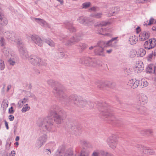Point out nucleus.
I'll list each match as a JSON object with an SVG mask.
<instances>
[{
	"label": "nucleus",
	"instance_id": "f03ea898",
	"mask_svg": "<svg viewBox=\"0 0 156 156\" xmlns=\"http://www.w3.org/2000/svg\"><path fill=\"white\" fill-rule=\"evenodd\" d=\"M97 106L99 110L101 112V115L103 116V119L107 118L108 120L114 121V122L118 124L119 126L122 124L121 119L116 118L110 112V107L108 106L107 103L100 102L98 103Z\"/></svg>",
	"mask_w": 156,
	"mask_h": 156
},
{
	"label": "nucleus",
	"instance_id": "774afa93",
	"mask_svg": "<svg viewBox=\"0 0 156 156\" xmlns=\"http://www.w3.org/2000/svg\"><path fill=\"white\" fill-rule=\"evenodd\" d=\"M152 133V131L150 129H148L147 130V133Z\"/></svg>",
	"mask_w": 156,
	"mask_h": 156
},
{
	"label": "nucleus",
	"instance_id": "c03bdc74",
	"mask_svg": "<svg viewBox=\"0 0 156 156\" xmlns=\"http://www.w3.org/2000/svg\"><path fill=\"white\" fill-rule=\"evenodd\" d=\"M120 10L119 8V7L116 6L114 8V11L112 13H111L112 15H114V14H117Z\"/></svg>",
	"mask_w": 156,
	"mask_h": 156
},
{
	"label": "nucleus",
	"instance_id": "4be33fe9",
	"mask_svg": "<svg viewBox=\"0 0 156 156\" xmlns=\"http://www.w3.org/2000/svg\"><path fill=\"white\" fill-rule=\"evenodd\" d=\"M73 155V151L71 148L67 150L64 153L62 152H57L55 156H72Z\"/></svg>",
	"mask_w": 156,
	"mask_h": 156
},
{
	"label": "nucleus",
	"instance_id": "052dcab7",
	"mask_svg": "<svg viewBox=\"0 0 156 156\" xmlns=\"http://www.w3.org/2000/svg\"><path fill=\"white\" fill-rule=\"evenodd\" d=\"M136 33L138 34L140 31V27H138L136 29Z\"/></svg>",
	"mask_w": 156,
	"mask_h": 156
},
{
	"label": "nucleus",
	"instance_id": "6ab92c4d",
	"mask_svg": "<svg viewBox=\"0 0 156 156\" xmlns=\"http://www.w3.org/2000/svg\"><path fill=\"white\" fill-rule=\"evenodd\" d=\"M150 36V33L147 31L142 32L139 36V39L140 41H144L148 39Z\"/></svg>",
	"mask_w": 156,
	"mask_h": 156
},
{
	"label": "nucleus",
	"instance_id": "9d476101",
	"mask_svg": "<svg viewBox=\"0 0 156 156\" xmlns=\"http://www.w3.org/2000/svg\"><path fill=\"white\" fill-rule=\"evenodd\" d=\"M81 39V35L77 34L68 40L66 43L65 45L67 46H70L80 41Z\"/></svg>",
	"mask_w": 156,
	"mask_h": 156
},
{
	"label": "nucleus",
	"instance_id": "bf43d9fd",
	"mask_svg": "<svg viewBox=\"0 0 156 156\" xmlns=\"http://www.w3.org/2000/svg\"><path fill=\"white\" fill-rule=\"evenodd\" d=\"M83 8H88V3H83L82 4Z\"/></svg>",
	"mask_w": 156,
	"mask_h": 156
},
{
	"label": "nucleus",
	"instance_id": "dca6fc26",
	"mask_svg": "<svg viewBox=\"0 0 156 156\" xmlns=\"http://www.w3.org/2000/svg\"><path fill=\"white\" fill-rule=\"evenodd\" d=\"M2 51L6 57L9 58L11 57H15V55L14 52L10 49L4 47L2 49Z\"/></svg>",
	"mask_w": 156,
	"mask_h": 156
},
{
	"label": "nucleus",
	"instance_id": "f3484780",
	"mask_svg": "<svg viewBox=\"0 0 156 156\" xmlns=\"http://www.w3.org/2000/svg\"><path fill=\"white\" fill-rule=\"evenodd\" d=\"M31 40L38 46L41 47L42 45V41L41 38L36 35H32L31 36Z\"/></svg>",
	"mask_w": 156,
	"mask_h": 156
},
{
	"label": "nucleus",
	"instance_id": "f8f14e48",
	"mask_svg": "<svg viewBox=\"0 0 156 156\" xmlns=\"http://www.w3.org/2000/svg\"><path fill=\"white\" fill-rule=\"evenodd\" d=\"M107 143L109 146L113 149H115L116 146L117 140L115 136H110L107 140Z\"/></svg>",
	"mask_w": 156,
	"mask_h": 156
},
{
	"label": "nucleus",
	"instance_id": "09e8293b",
	"mask_svg": "<svg viewBox=\"0 0 156 156\" xmlns=\"http://www.w3.org/2000/svg\"><path fill=\"white\" fill-rule=\"evenodd\" d=\"M5 40L3 37H2L0 39V44L2 46H3L5 44Z\"/></svg>",
	"mask_w": 156,
	"mask_h": 156
},
{
	"label": "nucleus",
	"instance_id": "a878e982",
	"mask_svg": "<svg viewBox=\"0 0 156 156\" xmlns=\"http://www.w3.org/2000/svg\"><path fill=\"white\" fill-rule=\"evenodd\" d=\"M94 51L95 54L96 55L102 56H105L104 49L102 48L96 46Z\"/></svg>",
	"mask_w": 156,
	"mask_h": 156
},
{
	"label": "nucleus",
	"instance_id": "1a4fd4ad",
	"mask_svg": "<svg viewBox=\"0 0 156 156\" xmlns=\"http://www.w3.org/2000/svg\"><path fill=\"white\" fill-rule=\"evenodd\" d=\"M95 84L98 88L101 89H103L105 87L112 88L115 86V84L114 83L108 82L104 83L99 80L96 81Z\"/></svg>",
	"mask_w": 156,
	"mask_h": 156
},
{
	"label": "nucleus",
	"instance_id": "c756f323",
	"mask_svg": "<svg viewBox=\"0 0 156 156\" xmlns=\"http://www.w3.org/2000/svg\"><path fill=\"white\" fill-rule=\"evenodd\" d=\"M156 70V67L152 65H149L146 69V72L147 73H155Z\"/></svg>",
	"mask_w": 156,
	"mask_h": 156
},
{
	"label": "nucleus",
	"instance_id": "3c124183",
	"mask_svg": "<svg viewBox=\"0 0 156 156\" xmlns=\"http://www.w3.org/2000/svg\"><path fill=\"white\" fill-rule=\"evenodd\" d=\"M51 150L50 149H45L44 150V152L48 155H50L51 154Z\"/></svg>",
	"mask_w": 156,
	"mask_h": 156
},
{
	"label": "nucleus",
	"instance_id": "473e14b6",
	"mask_svg": "<svg viewBox=\"0 0 156 156\" xmlns=\"http://www.w3.org/2000/svg\"><path fill=\"white\" fill-rule=\"evenodd\" d=\"M80 62L86 66H87L88 61L87 58H81L80 60Z\"/></svg>",
	"mask_w": 156,
	"mask_h": 156
},
{
	"label": "nucleus",
	"instance_id": "c9c22d12",
	"mask_svg": "<svg viewBox=\"0 0 156 156\" xmlns=\"http://www.w3.org/2000/svg\"><path fill=\"white\" fill-rule=\"evenodd\" d=\"M77 20L81 24H84L86 20V18L82 16L78 17Z\"/></svg>",
	"mask_w": 156,
	"mask_h": 156
},
{
	"label": "nucleus",
	"instance_id": "b1692460",
	"mask_svg": "<svg viewBox=\"0 0 156 156\" xmlns=\"http://www.w3.org/2000/svg\"><path fill=\"white\" fill-rule=\"evenodd\" d=\"M140 83V81L138 80H136L135 79H132L129 80L128 83V85L131 87H133V89L136 88L138 86H140L139 84Z\"/></svg>",
	"mask_w": 156,
	"mask_h": 156
},
{
	"label": "nucleus",
	"instance_id": "412c9836",
	"mask_svg": "<svg viewBox=\"0 0 156 156\" xmlns=\"http://www.w3.org/2000/svg\"><path fill=\"white\" fill-rule=\"evenodd\" d=\"M8 23V20L4 14L3 11L0 7V24L5 26Z\"/></svg>",
	"mask_w": 156,
	"mask_h": 156
},
{
	"label": "nucleus",
	"instance_id": "f704fd0d",
	"mask_svg": "<svg viewBox=\"0 0 156 156\" xmlns=\"http://www.w3.org/2000/svg\"><path fill=\"white\" fill-rule=\"evenodd\" d=\"M16 57L15 55V57H11L8 60V62L9 64L12 66H14L15 64V62L13 60L14 58Z\"/></svg>",
	"mask_w": 156,
	"mask_h": 156
},
{
	"label": "nucleus",
	"instance_id": "864d4df0",
	"mask_svg": "<svg viewBox=\"0 0 156 156\" xmlns=\"http://www.w3.org/2000/svg\"><path fill=\"white\" fill-rule=\"evenodd\" d=\"M108 24V23L106 22H102L100 23V26H101V27L105 26L107 25Z\"/></svg>",
	"mask_w": 156,
	"mask_h": 156
},
{
	"label": "nucleus",
	"instance_id": "bb28decb",
	"mask_svg": "<svg viewBox=\"0 0 156 156\" xmlns=\"http://www.w3.org/2000/svg\"><path fill=\"white\" fill-rule=\"evenodd\" d=\"M65 27L71 32L76 31V28L73 26V23L71 22H66L64 23Z\"/></svg>",
	"mask_w": 156,
	"mask_h": 156
},
{
	"label": "nucleus",
	"instance_id": "aec40b11",
	"mask_svg": "<svg viewBox=\"0 0 156 156\" xmlns=\"http://www.w3.org/2000/svg\"><path fill=\"white\" fill-rule=\"evenodd\" d=\"M63 48L58 47V52L55 54V57L57 59H62L63 58L65 55L63 51Z\"/></svg>",
	"mask_w": 156,
	"mask_h": 156
},
{
	"label": "nucleus",
	"instance_id": "de8ad7c7",
	"mask_svg": "<svg viewBox=\"0 0 156 156\" xmlns=\"http://www.w3.org/2000/svg\"><path fill=\"white\" fill-rule=\"evenodd\" d=\"M67 37V36L66 35H64L63 34H61L59 36L58 38L60 41H62L63 40L66 39Z\"/></svg>",
	"mask_w": 156,
	"mask_h": 156
},
{
	"label": "nucleus",
	"instance_id": "cd10ccee",
	"mask_svg": "<svg viewBox=\"0 0 156 156\" xmlns=\"http://www.w3.org/2000/svg\"><path fill=\"white\" fill-rule=\"evenodd\" d=\"M34 20L41 26H48V24L44 20L40 18H34Z\"/></svg>",
	"mask_w": 156,
	"mask_h": 156
},
{
	"label": "nucleus",
	"instance_id": "0e129e2a",
	"mask_svg": "<svg viewBox=\"0 0 156 156\" xmlns=\"http://www.w3.org/2000/svg\"><path fill=\"white\" fill-rule=\"evenodd\" d=\"M4 122H5V126H6V129H9V126H8V123L7 122V121L6 120H5L4 121Z\"/></svg>",
	"mask_w": 156,
	"mask_h": 156
},
{
	"label": "nucleus",
	"instance_id": "a18cd8bd",
	"mask_svg": "<svg viewBox=\"0 0 156 156\" xmlns=\"http://www.w3.org/2000/svg\"><path fill=\"white\" fill-rule=\"evenodd\" d=\"M124 71L125 74L127 75H129L131 72L130 69L129 68H125Z\"/></svg>",
	"mask_w": 156,
	"mask_h": 156
},
{
	"label": "nucleus",
	"instance_id": "7c9ffc66",
	"mask_svg": "<svg viewBox=\"0 0 156 156\" xmlns=\"http://www.w3.org/2000/svg\"><path fill=\"white\" fill-rule=\"evenodd\" d=\"M138 41V37L134 35V36L130 37L129 41L131 45H133L136 44Z\"/></svg>",
	"mask_w": 156,
	"mask_h": 156
},
{
	"label": "nucleus",
	"instance_id": "49530a36",
	"mask_svg": "<svg viewBox=\"0 0 156 156\" xmlns=\"http://www.w3.org/2000/svg\"><path fill=\"white\" fill-rule=\"evenodd\" d=\"M153 55L154 56L156 55V53H154V51H152V52L149 55L148 57H149V59H148V61L150 60L149 59L152 58Z\"/></svg>",
	"mask_w": 156,
	"mask_h": 156
},
{
	"label": "nucleus",
	"instance_id": "2f4dec72",
	"mask_svg": "<svg viewBox=\"0 0 156 156\" xmlns=\"http://www.w3.org/2000/svg\"><path fill=\"white\" fill-rule=\"evenodd\" d=\"M140 81L141 84L140 85L141 87L143 88L144 87H146L148 86V83L145 80H141Z\"/></svg>",
	"mask_w": 156,
	"mask_h": 156
},
{
	"label": "nucleus",
	"instance_id": "8fccbe9b",
	"mask_svg": "<svg viewBox=\"0 0 156 156\" xmlns=\"http://www.w3.org/2000/svg\"><path fill=\"white\" fill-rule=\"evenodd\" d=\"M154 20L153 18H151L149 20V23H148V25H151V24H153V23L154 22Z\"/></svg>",
	"mask_w": 156,
	"mask_h": 156
},
{
	"label": "nucleus",
	"instance_id": "a211bd4d",
	"mask_svg": "<svg viewBox=\"0 0 156 156\" xmlns=\"http://www.w3.org/2000/svg\"><path fill=\"white\" fill-rule=\"evenodd\" d=\"M70 131L72 134L76 136L80 135L82 132L81 128L76 126H72L70 129Z\"/></svg>",
	"mask_w": 156,
	"mask_h": 156
},
{
	"label": "nucleus",
	"instance_id": "4d7b16f0",
	"mask_svg": "<svg viewBox=\"0 0 156 156\" xmlns=\"http://www.w3.org/2000/svg\"><path fill=\"white\" fill-rule=\"evenodd\" d=\"M88 105H89V107L90 108H92L94 105V104L93 102L89 101V104L88 103Z\"/></svg>",
	"mask_w": 156,
	"mask_h": 156
},
{
	"label": "nucleus",
	"instance_id": "39448f33",
	"mask_svg": "<svg viewBox=\"0 0 156 156\" xmlns=\"http://www.w3.org/2000/svg\"><path fill=\"white\" fill-rule=\"evenodd\" d=\"M28 60L33 65L40 66H46L47 63L44 62L39 57L34 55H32L29 57Z\"/></svg>",
	"mask_w": 156,
	"mask_h": 156
},
{
	"label": "nucleus",
	"instance_id": "9b49d317",
	"mask_svg": "<svg viewBox=\"0 0 156 156\" xmlns=\"http://www.w3.org/2000/svg\"><path fill=\"white\" fill-rule=\"evenodd\" d=\"M91 156H114L113 155L108 151L101 150L94 151Z\"/></svg>",
	"mask_w": 156,
	"mask_h": 156
},
{
	"label": "nucleus",
	"instance_id": "338daca9",
	"mask_svg": "<svg viewBox=\"0 0 156 156\" xmlns=\"http://www.w3.org/2000/svg\"><path fill=\"white\" fill-rule=\"evenodd\" d=\"M11 85H8L7 87V91L8 92V91L10 90V89H11Z\"/></svg>",
	"mask_w": 156,
	"mask_h": 156
},
{
	"label": "nucleus",
	"instance_id": "2eb2a0df",
	"mask_svg": "<svg viewBox=\"0 0 156 156\" xmlns=\"http://www.w3.org/2000/svg\"><path fill=\"white\" fill-rule=\"evenodd\" d=\"M136 147L139 148V150H142L143 153L144 154L150 155L153 154L154 153L153 150L150 149L149 147H145L140 145H137Z\"/></svg>",
	"mask_w": 156,
	"mask_h": 156
},
{
	"label": "nucleus",
	"instance_id": "e433bc0d",
	"mask_svg": "<svg viewBox=\"0 0 156 156\" xmlns=\"http://www.w3.org/2000/svg\"><path fill=\"white\" fill-rule=\"evenodd\" d=\"M86 45L84 44H80L78 45V48L80 51H82L86 48Z\"/></svg>",
	"mask_w": 156,
	"mask_h": 156
},
{
	"label": "nucleus",
	"instance_id": "69168bd1",
	"mask_svg": "<svg viewBox=\"0 0 156 156\" xmlns=\"http://www.w3.org/2000/svg\"><path fill=\"white\" fill-rule=\"evenodd\" d=\"M11 144V142H9L8 141H7L6 144V147H9Z\"/></svg>",
	"mask_w": 156,
	"mask_h": 156
},
{
	"label": "nucleus",
	"instance_id": "680f3d73",
	"mask_svg": "<svg viewBox=\"0 0 156 156\" xmlns=\"http://www.w3.org/2000/svg\"><path fill=\"white\" fill-rule=\"evenodd\" d=\"M15 152L14 151H11V154L10 155V156H15Z\"/></svg>",
	"mask_w": 156,
	"mask_h": 156
},
{
	"label": "nucleus",
	"instance_id": "0eeeda50",
	"mask_svg": "<svg viewBox=\"0 0 156 156\" xmlns=\"http://www.w3.org/2000/svg\"><path fill=\"white\" fill-rule=\"evenodd\" d=\"M144 47L145 49L148 50L153 49L154 53H156V39L155 38L149 39L148 41L144 42Z\"/></svg>",
	"mask_w": 156,
	"mask_h": 156
},
{
	"label": "nucleus",
	"instance_id": "393cba45",
	"mask_svg": "<svg viewBox=\"0 0 156 156\" xmlns=\"http://www.w3.org/2000/svg\"><path fill=\"white\" fill-rule=\"evenodd\" d=\"M135 71L137 73L141 72L144 69V66L141 61H138L136 62L135 66Z\"/></svg>",
	"mask_w": 156,
	"mask_h": 156
},
{
	"label": "nucleus",
	"instance_id": "603ef678",
	"mask_svg": "<svg viewBox=\"0 0 156 156\" xmlns=\"http://www.w3.org/2000/svg\"><path fill=\"white\" fill-rule=\"evenodd\" d=\"M97 8V7L93 6L88 9V11H95L96 10Z\"/></svg>",
	"mask_w": 156,
	"mask_h": 156
},
{
	"label": "nucleus",
	"instance_id": "e2e57ef3",
	"mask_svg": "<svg viewBox=\"0 0 156 156\" xmlns=\"http://www.w3.org/2000/svg\"><path fill=\"white\" fill-rule=\"evenodd\" d=\"M147 0H138L137 2L138 3H144V1H147Z\"/></svg>",
	"mask_w": 156,
	"mask_h": 156
},
{
	"label": "nucleus",
	"instance_id": "13d9d810",
	"mask_svg": "<svg viewBox=\"0 0 156 156\" xmlns=\"http://www.w3.org/2000/svg\"><path fill=\"white\" fill-rule=\"evenodd\" d=\"M14 116L12 115H10L9 116V120L11 121H12L14 119Z\"/></svg>",
	"mask_w": 156,
	"mask_h": 156
},
{
	"label": "nucleus",
	"instance_id": "4c0bfd02",
	"mask_svg": "<svg viewBox=\"0 0 156 156\" xmlns=\"http://www.w3.org/2000/svg\"><path fill=\"white\" fill-rule=\"evenodd\" d=\"M102 14L101 13H97L95 14H91L90 16L96 18H100L101 17Z\"/></svg>",
	"mask_w": 156,
	"mask_h": 156
},
{
	"label": "nucleus",
	"instance_id": "37998d69",
	"mask_svg": "<svg viewBox=\"0 0 156 156\" xmlns=\"http://www.w3.org/2000/svg\"><path fill=\"white\" fill-rule=\"evenodd\" d=\"M5 67L4 61L0 59V69L1 70H3Z\"/></svg>",
	"mask_w": 156,
	"mask_h": 156
},
{
	"label": "nucleus",
	"instance_id": "58836bf2",
	"mask_svg": "<svg viewBox=\"0 0 156 156\" xmlns=\"http://www.w3.org/2000/svg\"><path fill=\"white\" fill-rule=\"evenodd\" d=\"M88 153L87 151H86L85 150H83L81 152V153L79 154H76L75 156H87Z\"/></svg>",
	"mask_w": 156,
	"mask_h": 156
},
{
	"label": "nucleus",
	"instance_id": "72a5a7b5",
	"mask_svg": "<svg viewBox=\"0 0 156 156\" xmlns=\"http://www.w3.org/2000/svg\"><path fill=\"white\" fill-rule=\"evenodd\" d=\"M106 29L105 28L101 27L98 30V33L99 34L102 35H105V36H108L109 34H104V33L106 31Z\"/></svg>",
	"mask_w": 156,
	"mask_h": 156
},
{
	"label": "nucleus",
	"instance_id": "423d86ee",
	"mask_svg": "<svg viewBox=\"0 0 156 156\" xmlns=\"http://www.w3.org/2000/svg\"><path fill=\"white\" fill-rule=\"evenodd\" d=\"M4 35L9 41H14L17 44H20L22 43L21 40L17 38V35L14 32L7 31L5 33Z\"/></svg>",
	"mask_w": 156,
	"mask_h": 156
},
{
	"label": "nucleus",
	"instance_id": "4468645a",
	"mask_svg": "<svg viewBox=\"0 0 156 156\" xmlns=\"http://www.w3.org/2000/svg\"><path fill=\"white\" fill-rule=\"evenodd\" d=\"M47 140V137L45 134L41 136L38 138V141L36 144V147L38 148L41 147L46 142Z\"/></svg>",
	"mask_w": 156,
	"mask_h": 156
},
{
	"label": "nucleus",
	"instance_id": "c85d7f7f",
	"mask_svg": "<svg viewBox=\"0 0 156 156\" xmlns=\"http://www.w3.org/2000/svg\"><path fill=\"white\" fill-rule=\"evenodd\" d=\"M148 101V98L146 95H142L140 98L139 100L138 103L141 105H144L147 103Z\"/></svg>",
	"mask_w": 156,
	"mask_h": 156
},
{
	"label": "nucleus",
	"instance_id": "6e6d98bb",
	"mask_svg": "<svg viewBox=\"0 0 156 156\" xmlns=\"http://www.w3.org/2000/svg\"><path fill=\"white\" fill-rule=\"evenodd\" d=\"M9 113L10 114L13 113L14 112L12 107H11L9 110Z\"/></svg>",
	"mask_w": 156,
	"mask_h": 156
},
{
	"label": "nucleus",
	"instance_id": "79ce46f5",
	"mask_svg": "<svg viewBox=\"0 0 156 156\" xmlns=\"http://www.w3.org/2000/svg\"><path fill=\"white\" fill-rule=\"evenodd\" d=\"M140 55V57H143L146 54V51L143 48H140L139 50Z\"/></svg>",
	"mask_w": 156,
	"mask_h": 156
},
{
	"label": "nucleus",
	"instance_id": "a19ab883",
	"mask_svg": "<svg viewBox=\"0 0 156 156\" xmlns=\"http://www.w3.org/2000/svg\"><path fill=\"white\" fill-rule=\"evenodd\" d=\"M30 108L28 106L27 104L25 105L22 109V111L23 112H25L26 111H28L30 109Z\"/></svg>",
	"mask_w": 156,
	"mask_h": 156
},
{
	"label": "nucleus",
	"instance_id": "ea45409f",
	"mask_svg": "<svg viewBox=\"0 0 156 156\" xmlns=\"http://www.w3.org/2000/svg\"><path fill=\"white\" fill-rule=\"evenodd\" d=\"M45 42L51 46L54 47L55 45V43L51 39L46 40Z\"/></svg>",
	"mask_w": 156,
	"mask_h": 156
},
{
	"label": "nucleus",
	"instance_id": "5701e85b",
	"mask_svg": "<svg viewBox=\"0 0 156 156\" xmlns=\"http://www.w3.org/2000/svg\"><path fill=\"white\" fill-rule=\"evenodd\" d=\"M99 66H102V62L99 60L96 61L95 59H91L90 58H88V66H91L94 67L96 66V63Z\"/></svg>",
	"mask_w": 156,
	"mask_h": 156
},
{
	"label": "nucleus",
	"instance_id": "6e6552de",
	"mask_svg": "<svg viewBox=\"0 0 156 156\" xmlns=\"http://www.w3.org/2000/svg\"><path fill=\"white\" fill-rule=\"evenodd\" d=\"M117 38V37L113 38L107 42L104 41H99L97 43L96 46L102 48L103 49L105 47L110 46L112 45V43L114 41H115L114 43H117L116 40Z\"/></svg>",
	"mask_w": 156,
	"mask_h": 156
},
{
	"label": "nucleus",
	"instance_id": "7ed1b4c3",
	"mask_svg": "<svg viewBox=\"0 0 156 156\" xmlns=\"http://www.w3.org/2000/svg\"><path fill=\"white\" fill-rule=\"evenodd\" d=\"M47 83L53 88V92L56 97L61 101L66 99V94L64 93V89L63 86L54 80L50 79L47 80Z\"/></svg>",
	"mask_w": 156,
	"mask_h": 156
},
{
	"label": "nucleus",
	"instance_id": "ddd939ff",
	"mask_svg": "<svg viewBox=\"0 0 156 156\" xmlns=\"http://www.w3.org/2000/svg\"><path fill=\"white\" fill-rule=\"evenodd\" d=\"M18 45H19V46L18 47L19 51L22 58L24 59L29 58L27 51L26 48L22 44V43L21 44Z\"/></svg>",
	"mask_w": 156,
	"mask_h": 156
},
{
	"label": "nucleus",
	"instance_id": "f257e3e1",
	"mask_svg": "<svg viewBox=\"0 0 156 156\" xmlns=\"http://www.w3.org/2000/svg\"><path fill=\"white\" fill-rule=\"evenodd\" d=\"M64 113L58 106L56 105L52 106L50 111L51 117L40 119L38 122V125L41 129L47 132H55V130L53 121L56 124H61L63 120L62 117Z\"/></svg>",
	"mask_w": 156,
	"mask_h": 156
},
{
	"label": "nucleus",
	"instance_id": "20e7f679",
	"mask_svg": "<svg viewBox=\"0 0 156 156\" xmlns=\"http://www.w3.org/2000/svg\"><path fill=\"white\" fill-rule=\"evenodd\" d=\"M61 102L64 104L73 102L78 106L81 107H83L87 105V101L85 99L81 97H76L73 95L68 97L66 95V99L64 100H62Z\"/></svg>",
	"mask_w": 156,
	"mask_h": 156
},
{
	"label": "nucleus",
	"instance_id": "5fc2aeb1",
	"mask_svg": "<svg viewBox=\"0 0 156 156\" xmlns=\"http://www.w3.org/2000/svg\"><path fill=\"white\" fill-rule=\"evenodd\" d=\"M22 102H20V101H19L18 103V106L17 107L19 108H20L22 107L23 106V104L22 103Z\"/></svg>",
	"mask_w": 156,
	"mask_h": 156
}]
</instances>
